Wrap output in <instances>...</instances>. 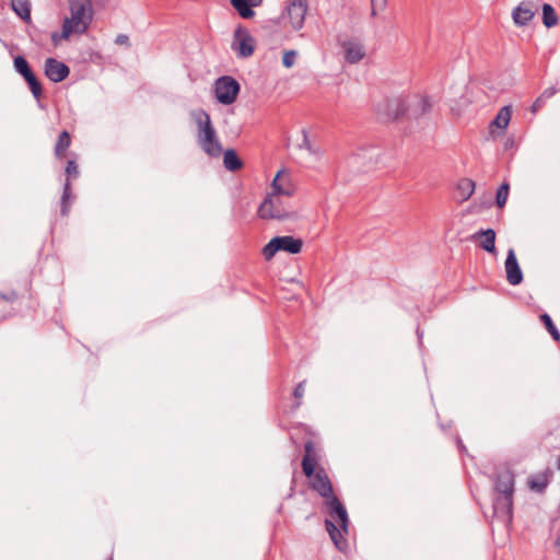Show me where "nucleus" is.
<instances>
[{"label":"nucleus","instance_id":"1","mask_svg":"<svg viewBox=\"0 0 560 560\" xmlns=\"http://www.w3.org/2000/svg\"><path fill=\"white\" fill-rule=\"evenodd\" d=\"M327 513L330 518L325 520V527L336 548L343 551L348 547V541L342 533L348 534L349 516L346 506L334 494L325 501Z\"/></svg>","mask_w":560,"mask_h":560},{"label":"nucleus","instance_id":"2","mask_svg":"<svg viewBox=\"0 0 560 560\" xmlns=\"http://www.w3.org/2000/svg\"><path fill=\"white\" fill-rule=\"evenodd\" d=\"M493 483L495 491L493 498L494 514L512 521L515 476L509 468L498 470L493 476Z\"/></svg>","mask_w":560,"mask_h":560},{"label":"nucleus","instance_id":"3","mask_svg":"<svg viewBox=\"0 0 560 560\" xmlns=\"http://www.w3.org/2000/svg\"><path fill=\"white\" fill-rule=\"evenodd\" d=\"M70 16L62 23L61 37L68 39L71 34H84L93 19L91 0H69Z\"/></svg>","mask_w":560,"mask_h":560},{"label":"nucleus","instance_id":"4","mask_svg":"<svg viewBox=\"0 0 560 560\" xmlns=\"http://www.w3.org/2000/svg\"><path fill=\"white\" fill-rule=\"evenodd\" d=\"M195 122L198 126V143L209 156L218 158L222 153V145L217 131L211 122L209 114L205 109L194 113Z\"/></svg>","mask_w":560,"mask_h":560},{"label":"nucleus","instance_id":"5","mask_svg":"<svg viewBox=\"0 0 560 560\" xmlns=\"http://www.w3.org/2000/svg\"><path fill=\"white\" fill-rule=\"evenodd\" d=\"M257 214L262 220L284 221L294 218L295 212L290 201L269 192L258 207Z\"/></svg>","mask_w":560,"mask_h":560},{"label":"nucleus","instance_id":"6","mask_svg":"<svg viewBox=\"0 0 560 560\" xmlns=\"http://www.w3.org/2000/svg\"><path fill=\"white\" fill-rule=\"evenodd\" d=\"M303 241L291 235L275 236L262 248L266 260H270L278 252L299 254L302 250Z\"/></svg>","mask_w":560,"mask_h":560},{"label":"nucleus","instance_id":"7","mask_svg":"<svg viewBox=\"0 0 560 560\" xmlns=\"http://www.w3.org/2000/svg\"><path fill=\"white\" fill-rule=\"evenodd\" d=\"M241 91V85L236 79L231 75H222L214 82V96L218 103L222 105L233 104Z\"/></svg>","mask_w":560,"mask_h":560},{"label":"nucleus","instance_id":"8","mask_svg":"<svg viewBox=\"0 0 560 560\" xmlns=\"http://www.w3.org/2000/svg\"><path fill=\"white\" fill-rule=\"evenodd\" d=\"M14 70L24 79L30 88V91L36 101H39L43 96V85L39 79L32 70L28 61L22 55H18L13 58Z\"/></svg>","mask_w":560,"mask_h":560},{"label":"nucleus","instance_id":"9","mask_svg":"<svg viewBox=\"0 0 560 560\" xmlns=\"http://www.w3.org/2000/svg\"><path fill=\"white\" fill-rule=\"evenodd\" d=\"M256 40L250 35L247 28L237 26L234 31V40L232 43L233 50L236 51L241 58H248L255 51Z\"/></svg>","mask_w":560,"mask_h":560},{"label":"nucleus","instance_id":"10","mask_svg":"<svg viewBox=\"0 0 560 560\" xmlns=\"http://www.w3.org/2000/svg\"><path fill=\"white\" fill-rule=\"evenodd\" d=\"M308 479L310 488L325 500L335 494L332 483L323 467L317 468L316 474Z\"/></svg>","mask_w":560,"mask_h":560},{"label":"nucleus","instance_id":"11","mask_svg":"<svg viewBox=\"0 0 560 560\" xmlns=\"http://www.w3.org/2000/svg\"><path fill=\"white\" fill-rule=\"evenodd\" d=\"M291 26L299 31L303 27L305 15L307 13V0H290L285 7Z\"/></svg>","mask_w":560,"mask_h":560},{"label":"nucleus","instance_id":"12","mask_svg":"<svg viewBox=\"0 0 560 560\" xmlns=\"http://www.w3.org/2000/svg\"><path fill=\"white\" fill-rule=\"evenodd\" d=\"M45 75L54 83H59L69 77L70 68L62 61L49 57L44 63Z\"/></svg>","mask_w":560,"mask_h":560},{"label":"nucleus","instance_id":"13","mask_svg":"<svg viewBox=\"0 0 560 560\" xmlns=\"http://www.w3.org/2000/svg\"><path fill=\"white\" fill-rule=\"evenodd\" d=\"M432 110V103L428 96H415L407 108L409 120H419Z\"/></svg>","mask_w":560,"mask_h":560},{"label":"nucleus","instance_id":"14","mask_svg":"<svg viewBox=\"0 0 560 560\" xmlns=\"http://www.w3.org/2000/svg\"><path fill=\"white\" fill-rule=\"evenodd\" d=\"M536 12L537 7L534 2L522 1L516 8H514L512 18L517 26H525L533 20Z\"/></svg>","mask_w":560,"mask_h":560},{"label":"nucleus","instance_id":"15","mask_svg":"<svg viewBox=\"0 0 560 560\" xmlns=\"http://www.w3.org/2000/svg\"><path fill=\"white\" fill-rule=\"evenodd\" d=\"M506 280L512 285H518L523 281V272L518 265L515 252L513 248L508 250L505 259Z\"/></svg>","mask_w":560,"mask_h":560},{"label":"nucleus","instance_id":"16","mask_svg":"<svg viewBox=\"0 0 560 560\" xmlns=\"http://www.w3.org/2000/svg\"><path fill=\"white\" fill-rule=\"evenodd\" d=\"M345 52V60L348 63H358L365 56L363 45L357 39H348L341 44Z\"/></svg>","mask_w":560,"mask_h":560},{"label":"nucleus","instance_id":"17","mask_svg":"<svg viewBox=\"0 0 560 560\" xmlns=\"http://www.w3.org/2000/svg\"><path fill=\"white\" fill-rule=\"evenodd\" d=\"M553 472L550 468H546L544 471L532 475L527 485L530 490L537 493H544L552 479Z\"/></svg>","mask_w":560,"mask_h":560},{"label":"nucleus","instance_id":"18","mask_svg":"<svg viewBox=\"0 0 560 560\" xmlns=\"http://www.w3.org/2000/svg\"><path fill=\"white\" fill-rule=\"evenodd\" d=\"M495 231L493 229L479 230L471 235V240H481L479 246L483 250L494 254L495 253Z\"/></svg>","mask_w":560,"mask_h":560},{"label":"nucleus","instance_id":"19","mask_svg":"<svg viewBox=\"0 0 560 560\" xmlns=\"http://www.w3.org/2000/svg\"><path fill=\"white\" fill-rule=\"evenodd\" d=\"M19 299V294L12 290L8 293L0 292V322L12 315L13 304Z\"/></svg>","mask_w":560,"mask_h":560},{"label":"nucleus","instance_id":"20","mask_svg":"<svg viewBox=\"0 0 560 560\" xmlns=\"http://www.w3.org/2000/svg\"><path fill=\"white\" fill-rule=\"evenodd\" d=\"M386 114L389 119L397 120L405 114L407 108L401 98H392L386 101Z\"/></svg>","mask_w":560,"mask_h":560},{"label":"nucleus","instance_id":"21","mask_svg":"<svg viewBox=\"0 0 560 560\" xmlns=\"http://www.w3.org/2000/svg\"><path fill=\"white\" fill-rule=\"evenodd\" d=\"M231 4L243 19H252L255 15L253 8L258 7L249 0H231Z\"/></svg>","mask_w":560,"mask_h":560},{"label":"nucleus","instance_id":"22","mask_svg":"<svg viewBox=\"0 0 560 560\" xmlns=\"http://www.w3.org/2000/svg\"><path fill=\"white\" fill-rule=\"evenodd\" d=\"M223 165L230 172H237L243 167V161L234 149H228L223 153Z\"/></svg>","mask_w":560,"mask_h":560},{"label":"nucleus","instance_id":"23","mask_svg":"<svg viewBox=\"0 0 560 560\" xmlns=\"http://www.w3.org/2000/svg\"><path fill=\"white\" fill-rule=\"evenodd\" d=\"M71 144V137L67 130H62L57 139V142L54 148V153L57 159H62L66 156V152Z\"/></svg>","mask_w":560,"mask_h":560},{"label":"nucleus","instance_id":"24","mask_svg":"<svg viewBox=\"0 0 560 560\" xmlns=\"http://www.w3.org/2000/svg\"><path fill=\"white\" fill-rule=\"evenodd\" d=\"M284 174L283 170L278 171L272 183L271 192L280 197H291L294 194V188L291 186H284L280 183L281 176Z\"/></svg>","mask_w":560,"mask_h":560},{"label":"nucleus","instance_id":"25","mask_svg":"<svg viewBox=\"0 0 560 560\" xmlns=\"http://www.w3.org/2000/svg\"><path fill=\"white\" fill-rule=\"evenodd\" d=\"M11 8L25 23L31 22L30 0H11Z\"/></svg>","mask_w":560,"mask_h":560},{"label":"nucleus","instance_id":"26","mask_svg":"<svg viewBox=\"0 0 560 560\" xmlns=\"http://www.w3.org/2000/svg\"><path fill=\"white\" fill-rule=\"evenodd\" d=\"M542 11V24L547 28H551L558 23V15L553 9V7L549 3H544L541 7Z\"/></svg>","mask_w":560,"mask_h":560},{"label":"nucleus","instance_id":"27","mask_svg":"<svg viewBox=\"0 0 560 560\" xmlns=\"http://www.w3.org/2000/svg\"><path fill=\"white\" fill-rule=\"evenodd\" d=\"M512 110L510 106H503L495 118L492 120L491 126H497L500 129H505L511 120Z\"/></svg>","mask_w":560,"mask_h":560},{"label":"nucleus","instance_id":"28","mask_svg":"<svg viewBox=\"0 0 560 560\" xmlns=\"http://www.w3.org/2000/svg\"><path fill=\"white\" fill-rule=\"evenodd\" d=\"M71 183L65 182L60 199V213L67 217L70 212Z\"/></svg>","mask_w":560,"mask_h":560},{"label":"nucleus","instance_id":"29","mask_svg":"<svg viewBox=\"0 0 560 560\" xmlns=\"http://www.w3.org/2000/svg\"><path fill=\"white\" fill-rule=\"evenodd\" d=\"M475 182L469 179V178H463L459 180L458 185H457V190L459 192V197L463 199V200H467L470 198V196L474 194L475 191Z\"/></svg>","mask_w":560,"mask_h":560},{"label":"nucleus","instance_id":"30","mask_svg":"<svg viewBox=\"0 0 560 560\" xmlns=\"http://www.w3.org/2000/svg\"><path fill=\"white\" fill-rule=\"evenodd\" d=\"M539 318H540L541 323L544 324L545 328L547 329V331L552 337V339L555 341H560V331L556 327V325H555L552 318L550 317V315L547 314V313H542L539 316Z\"/></svg>","mask_w":560,"mask_h":560},{"label":"nucleus","instance_id":"31","mask_svg":"<svg viewBox=\"0 0 560 560\" xmlns=\"http://www.w3.org/2000/svg\"><path fill=\"white\" fill-rule=\"evenodd\" d=\"M316 466H317L316 457H308V456L303 457L302 469H303L304 475L307 478H312V476L316 474V471H317Z\"/></svg>","mask_w":560,"mask_h":560},{"label":"nucleus","instance_id":"32","mask_svg":"<svg viewBox=\"0 0 560 560\" xmlns=\"http://www.w3.org/2000/svg\"><path fill=\"white\" fill-rule=\"evenodd\" d=\"M509 192H510L509 183H506V182L502 183L495 194V203L499 208H503L505 206L508 197H509Z\"/></svg>","mask_w":560,"mask_h":560},{"label":"nucleus","instance_id":"33","mask_svg":"<svg viewBox=\"0 0 560 560\" xmlns=\"http://www.w3.org/2000/svg\"><path fill=\"white\" fill-rule=\"evenodd\" d=\"M65 173H66L65 182L71 183L72 179H75L79 177V175H80L79 166L74 160H70L67 162Z\"/></svg>","mask_w":560,"mask_h":560},{"label":"nucleus","instance_id":"34","mask_svg":"<svg viewBox=\"0 0 560 560\" xmlns=\"http://www.w3.org/2000/svg\"><path fill=\"white\" fill-rule=\"evenodd\" d=\"M387 0H371V15L376 16L378 11L386 8Z\"/></svg>","mask_w":560,"mask_h":560},{"label":"nucleus","instance_id":"35","mask_svg":"<svg viewBox=\"0 0 560 560\" xmlns=\"http://www.w3.org/2000/svg\"><path fill=\"white\" fill-rule=\"evenodd\" d=\"M296 58V52L294 50H289L283 54L282 65L285 68H290L294 65Z\"/></svg>","mask_w":560,"mask_h":560},{"label":"nucleus","instance_id":"36","mask_svg":"<svg viewBox=\"0 0 560 560\" xmlns=\"http://www.w3.org/2000/svg\"><path fill=\"white\" fill-rule=\"evenodd\" d=\"M304 383L305 382H300L296 387L294 388V392H293V396L294 398L296 399V402H295V407H300L301 406V401L300 399L303 397L304 395Z\"/></svg>","mask_w":560,"mask_h":560},{"label":"nucleus","instance_id":"37","mask_svg":"<svg viewBox=\"0 0 560 560\" xmlns=\"http://www.w3.org/2000/svg\"><path fill=\"white\" fill-rule=\"evenodd\" d=\"M304 456L316 457L315 446L312 440H307L304 444Z\"/></svg>","mask_w":560,"mask_h":560},{"label":"nucleus","instance_id":"38","mask_svg":"<svg viewBox=\"0 0 560 560\" xmlns=\"http://www.w3.org/2000/svg\"><path fill=\"white\" fill-rule=\"evenodd\" d=\"M557 92V89L555 86H550V88H547L542 91V93L539 95L541 97V100H544L545 102L552 97Z\"/></svg>","mask_w":560,"mask_h":560},{"label":"nucleus","instance_id":"39","mask_svg":"<svg viewBox=\"0 0 560 560\" xmlns=\"http://www.w3.org/2000/svg\"><path fill=\"white\" fill-rule=\"evenodd\" d=\"M115 44L117 45H125L127 47L130 46L129 37L126 34H118L115 38Z\"/></svg>","mask_w":560,"mask_h":560},{"label":"nucleus","instance_id":"40","mask_svg":"<svg viewBox=\"0 0 560 560\" xmlns=\"http://www.w3.org/2000/svg\"><path fill=\"white\" fill-rule=\"evenodd\" d=\"M544 104H545V101H544V100H541V97H540V96H538V97L536 98V101H535V102L533 103V105H532V108H530V109H532V112H533V113H536L539 108H541V107L544 106Z\"/></svg>","mask_w":560,"mask_h":560},{"label":"nucleus","instance_id":"41","mask_svg":"<svg viewBox=\"0 0 560 560\" xmlns=\"http://www.w3.org/2000/svg\"><path fill=\"white\" fill-rule=\"evenodd\" d=\"M300 147L301 148H305L308 151H311V143H310V140H308L307 135H306L305 131H303V142H302V144Z\"/></svg>","mask_w":560,"mask_h":560},{"label":"nucleus","instance_id":"42","mask_svg":"<svg viewBox=\"0 0 560 560\" xmlns=\"http://www.w3.org/2000/svg\"><path fill=\"white\" fill-rule=\"evenodd\" d=\"M60 35H61V33L59 34L58 32H54V33L51 34V42H52L55 45H57V44H58V42H59L60 39H63Z\"/></svg>","mask_w":560,"mask_h":560},{"label":"nucleus","instance_id":"43","mask_svg":"<svg viewBox=\"0 0 560 560\" xmlns=\"http://www.w3.org/2000/svg\"><path fill=\"white\" fill-rule=\"evenodd\" d=\"M555 546L560 550V535L557 537Z\"/></svg>","mask_w":560,"mask_h":560},{"label":"nucleus","instance_id":"44","mask_svg":"<svg viewBox=\"0 0 560 560\" xmlns=\"http://www.w3.org/2000/svg\"><path fill=\"white\" fill-rule=\"evenodd\" d=\"M458 445H459L460 450H463V451L466 450L465 445L463 444V442L460 440L458 441Z\"/></svg>","mask_w":560,"mask_h":560},{"label":"nucleus","instance_id":"45","mask_svg":"<svg viewBox=\"0 0 560 560\" xmlns=\"http://www.w3.org/2000/svg\"><path fill=\"white\" fill-rule=\"evenodd\" d=\"M557 467L560 470V456L558 457Z\"/></svg>","mask_w":560,"mask_h":560},{"label":"nucleus","instance_id":"46","mask_svg":"<svg viewBox=\"0 0 560 560\" xmlns=\"http://www.w3.org/2000/svg\"><path fill=\"white\" fill-rule=\"evenodd\" d=\"M109 560H113V559H109Z\"/></svg>","mask_w":560,"mask_h":560}]
</instances>
